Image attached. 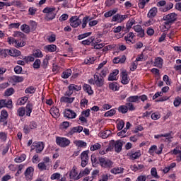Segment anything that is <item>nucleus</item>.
I'll list each match as a JSON object with an SVG mask.
<instances>
[{
  "instance_id": "obj_14",
  "label": "nucleus",
  "mask_w": 181,
  "mask_h": 181,
  "mask_svg": "<svg viewBox=\"0 0 181 181\" xmlns=\"http://www.w3.org/2000/svg\"><path fill=\"white\" fill-rule=\"evenodd\" d=\"M34 148H35V152L37 153H40L43 149H45V144L42 141L38 142H34L33 143V146Z\"/></svg>"
},
{
  "instance_id": "obj_24",
  "label": "nucleus",
  "mask_w": 181,
  "mask_h": 181,
  "mask_svg": "<svg viewBox=\"0 0 181 181\" xmlns=\"http://www.w3.org/2000/svg\"><path fill=\"white\" fill-rule=\"evenodd\" d=\"M119 73V71H118V69L114 70L112 73L109 74V76L107 78L108 81H117V76Z\"/></svg>"
},
{
  "instance_id": "obj_43",
  "label": "nucleus",
  "mask_w": 181,
  "mask_h": 181,
  "mask_svg": "<svg viewBox=\"0 0 181 181\" xmlns=\"http://www.w3.org/2000/svg\"><path fill=\"white\" fill-rule=\"evenodd\" d=\"M74 144L78 148H86L87 146V143L82 140L75 141Z\"/></svg>"
},
{
  "instance_id": "obj_29",
  "label": "nucleus",
  "mask_w": 181,
  "mask_h": 181,
  "mask_svg": "<svg viewBox=\"0 0 181 181\" xmlns=\"http://www.w3.org/2000/svg\"><path fill=\"white\" fill-rule=\"evenodd\" d=\"M13 36L14 37H18L20 39L18 40L19 42H23V40L25 39V35L21 31H15L13 34Z\"/></svg>"
},
{
  "instance_id": "obj_57",
  "label": "nucleus",
  "mask_w": 181,
  "mask_h": 181,
  "mask_svg": "<svg viewBox=\"0 0 181 181\" xmlns=\"http://www.w3.org/2000/svg\"><path fill=\"white\" fill-rule=\"evenodd\" d=\"M15 93V89L13 88H9L6 90L5 91V95L7 97H10V95H12Z\"/></svg>"
},
{
  "instance_id": "obj_45",
  "label": "nucleus",
  "mask_w": 181,
  "mask_h": 181,
  "mask_svg": "<svg viewBox=\"0 0 181 181\" xmlns=\"http://www.w3.org/2000/svg\"><path fill=\"white\" fill-rule=\"evenodd\" d=\"M25 94H35L36 93V88H35V86H29L25 90Z\"/></svg>"
},
{
  "instance_id": "obj_7",
  "label": "nucleus",
  "mask_w": 181,
  "mask_h": 181,
  "mask_svg": "<svg viewBox=\"0 0 181 181\" xmlns=\"http://www.w3.org/2000/svg\"><path fill=\"white\" fill-rule=\"evenodd\" d=\"M69 23L71 28H78L81 25V19L77 16H71L69 18Z\"/></svg>"
},
{
  "instance_id": "obj_25",
  "label": "nucleus",
  "mask_w": 181,
  "mask_h": 181,
  "mask_svg": "<svg viewBox=\"0 0 181 181\" xmlns=\"http://www.w3.org/2000/svg\"><path fill=\"white\" fill-rule=\"evenodd\" d=\"M122 83L124 86L129 83V78L128 77V73L127 71L122 72Z\"/></svg>"
},
{
  "instance_id": "obj_50",
  "label": "nucleus",
  "mask_w": 181,
  "mask_h": 181,
  "mask_svg": "<svg viewBox=\"0 0 181 181\" xmlns=\"http://www.w3.org/2000/svg\"><path fill=\"white\" fill-rule=\"evenodd\" d=\"M151 176H153V177H154L155 179H159V177H160L158 175V171L156 170V168H152L151 169Z\"/></svg>"
},
{
  "instance_id": "obj_9",
  "label": "nucleus",
  "mask_w": 181,
  "mask_h": 181,
  "mask_svg": "<svg viewBox=\"0 0 181 181\" xmlns=\"http://www.w3.org/2000/svg\"><path fill=\"white\" fill-rule=\"evenodd\" d=\"M3 53H4V57H6L8 54H9V56H12L13 57H18V56H21V51L16 49H4Z\"/></svg>"
},
{
  "instance_id": "obj_20",
  "label": "nucleus",
  "mask_w": 181,
  "mask_h": 181,
  "mask_svg": "<svg viewBox=\"0 0 181 181\" xmlns=\"http://www.w3.org/2000/svg\"><path fill=\"white\" fill-rule=\"evenodd\" d=\"M154 67H158V69H162L163 66V59L162 57H156L153 62Z\"/></svg>"
},
{
  "instance_id": "obj_34",
  "label": "nucleus",
  "mask_w": 181,
  "mask_h": 181,
  "mask_svg": "<svg viewBox=\"0 0 181 181\" xmlns=\"http://www.w3.org/2000/svg\"><path fill=\"white\" fill-rule=\"evenodd\" d=\"M117 110L120 114H127L128 112V107L126 105H122L118 107Z\"/></svg>"
},
{
  "instance_id": "obj_51",
  "label": "nucleus",
  "mask_w": 181,
  "mask_h": 181,
  "mask_svg": "<svg viewBox=\"0 0 181 181\" xmlns=\"http://www.w3.org/2000/svg\"><path fill=\"white\" fill-rule=\"evenodd\" d=\"M37 168L40 172H43V170H47V166L43 162L38 163Z\"/></svg>"
},
{
  "instance_id": "obj_31",
  "label": "nucleus",
  "mask_w": 181,
  "mask_h": 181,
  "mask_svg": "<svg viewBox=\"0 0 181 181\" xmlns=\"http://www.w3.org/2000/svg\"><path fill=\"white\" fill-rule=\"evenodd\" d=\"M127 103H139V95H134L129 96L127 98Z\"/></svg>"
},
{
  "instance_id": "obj_58",
  "label": "nucleus",
  "mask_w": 181,
  "mask_h": 181,
  "mask_svg": "<svg viewBox=\"0 0 181 181\" xmlns=\"http://www.w3.org/2000/svg\"><path fill=\"white\" fill-rule=\"evenodd\" d=\"M181 104V98L180 97L177 96L175 98L174 100V102H173V105H174V107H179V105H180Z\"/></svg>"
},
{
  "instance_id": "obj_40",
  "label": "nucleus",
  "mask_w": 181,
  "mask_h": 181,
  "mask_svg": "<svg viewBox=\"0 0 181 181\" xmlns=\"http://www.w3.org/2000/svg\"><path fill=\"white\" fill-rule=\"evenodd\" d=\"M90 160L92 162V164L95 165V166H97V165L100 163V158H98L95 154L91 155Z\"/></svg>"
},
{
  "instance_id": "obj_37",
  "label": "nucleus",
  "mask_w": 181,
  "mask_h": 181,
  "mask_svg": "<svg viewBox=\"0 0 181 181\" xmlns=\"http://www.w3.org/2000/svg\"><path fill=\"white\" fill-rule=\"evenodd\" d=\"M72 71L69 69L62 72L61 77L62 78H69L71 76Z\"/></svg>"
},
{
  "instance_id": "obj_21",
  "label": "nucleus",
  "mask_w": 181,
  "mask_h": 181,
  "mask_svg": "<svg viewBox=\"0 0 181 181\" xmlns=\"http://www.w3.org/2000/svg\"><path fill=\"white\" fill-rule=\"evenodd\" d=\"M83 90L85 91V93H87L88 95H93L94 94V90H93V88H91V86L84 83L83 85Z\"/></svg>"
},
{
  "instance_id": "obj_53",
  "label": "nucleus",
  "mask_w": 181,
  "mask_h": 181,
  "mask_svg": "<svg viewBox=\"0 0 181 181\" xmlns=\"http://www.w3.org/2000/svg\"><path fill=\"white\" fill-rule=\"evenodd\" d=\"M116 112L117 110H115V109H111L104 114V117H113V115H115Z\"/></svg>"
},
{
  "instance_id": "obj_59",
  "label": "nucleus",
  "mask_w": 181,
  "mask_h": 181,
  "mask_svg": "<svg viewBox=\"0 0 181 181\" xmlns=\"http://www.w3.org/2000/svg\"><path fill=\"white\" fill-rule=\"evenodd\" d=\"M151 119H153V121H156V120L159 119V118H160V115L158 112H153L151 115Z\"/></svg>"
},
{
  "instance_id": "obj_4",
  "label": "nucleus",
  "mask_w": 181,
  "mask_h": 181,
  "mask_svg": "<svg viewBox=\"0 0 181 181\" xmlns=\"http://www.w3.org/2000/svg\"><path fill=\"white\" fill-rule=\"evenodd\" d=\"M56 144L61 148H66L70 145V140L66 137L57 136Z\"/></svg>"
},
{
  "instance_id": "obj_56",
  "label": "nucleus",
  "mask_w": 181,
  "mask_h": 181,
  "mask_svg": "<svg viewBox=\"0 0 181 181\" xmlns=\"http://www.w3.org/2000/svg\"><path fill=\"white\" fill-rule=\"evenodd\" d=\"M41 64H42V62L40 61V59H37L34 62L33 64V69H40Z\"/></svg>"
},
{
  "instance_id": "obj_64",
  "label": "nucleus",
  "mask_w": 181,
  "mask_h": 181,
  "mask_svg": "<svg viewBox=\"0 0 181 181\" xmlns=\"http://www.w3.org/2000/svg\"><path fill=\"white\" fill-rule=\"evenodd\" d=\"M28 126H30L31 129H36V128H37V122L35 121H31Z\"/></svg>"
},
{
  "instance_id": "obj_63",
  "label": "nucleus",
  "mask_w": 181,
  "mask_h": 181,
  "mask_svg": "<svg viewBox=\"0 0 181 181\" xmlns=\"http://www.w3.org/2000/svg\"><path fill=\"white\" fill-rule=\"evenodd\" d=\"M126 107H127L128 111H135V106H134V104L131 103V102L127 103Z\"/></svg>"
},
{
  "instance_id": "obj_30",
  "label": "nucleus",
  "mask_w": 181,
  "mask_h": 181,
  "mask_svg": "<svg viewBox=\"0 0 181 181\" xmlns=\"http://www.w3.org/2000/svg\"><path fill=\"white\" fill-rule=\"evenodd\" d=\"M11 80L13 81V83H23V81L25 80V77L14 75L11 77Z\"/></svg>"
},
{
  "instance_id": "obj_54",
  "label": "nucleus",
  "mask_w": 181,
  "mask_h": 181,
  "mask_svg": "<svg viewBox=\"0 0 181 181\" xmlns=\"http://www.w3.org/2000/svg\"><path fill=\"white\" fill-rule=\"evenodd\" d=\"M94 62H95V58L94 57H88L85 59L86 64H94Z\"/></svg>"
},
{
  "instance_id": "obj_10",
  "label": "nucleus",
  "mask_w": 181,
  "mask_h": 181,
  "mask_svg": "<svg viewBox=\"0 0 181 181\" xmlns=\"http://www.w3.org/2000/svg\"><path fill=\"white\" fill-rule=\"evenodd\" d=\"M128 18V15H121L119 13H117L114 15L112 18L111 22H117V23H122L125 19Z\"/></svg>"
},
{
  "instance_id": "obj_2",
  "label": "nucleus",
  "mask_w": 181,
  "mask_h": 181,
  "mask_svg": "<svg viewBox=\"0 0 181 181\" xmlns=\"http://www.w3.org/2000/svg\"><path fill=\"white\" fill-rule=\"evenodd\" d=\"M42 13H45V19L47 22H50V21H53V19L56 18V7H45L42 10Z\"/></svg>"
},
{
  "instance_id": "obj_42",
  "label": "nucleus",
  "mask_w": 181,
  "mask_h": 181,
  "mask_svg": "<svg viewBox=\"0 0 181 181\" xmlns=\"http://www.w3.org/2000/svg\"><path fill=\"white\" fill-rule=\"evenodd\" d=\"M25 160H26V155L21 154L19 157H17L14 159V162H16V163H21Z\"/></svg>"
},
{
  "instance_id": "obj_38",
  "label": "nucleus",
  "mask_w": 181,
  "mask_h": 181,
  "mask_svg": "<svg viewBox=\"0 0 181 181\" xmlns=\"http://www.w3.org/2000/svg\"><path fill=\"white\" fill-rule=\"evenodd\" d=\"M118 12V9L115 8L112 10H110L109 11L105 13L104 16L105 18H111L113 15H115Z\"/></svg>"
},
{
  "instance_id": "obj_46",
  "label": "nucleus",
  "mask_w": 181,
  "mask_h": 181,
  "mask_svg": "<svg viewBox=\"0 0 181 181\" xmlns=\"http://www.w3.org/2000/svg\"><path fill=\"white\" fill-rule=\"evenodd\" d=\"M21 30L22 32H24V33H30V27H29L28 24H23L21 26Z\"/></svg>"
},
{
  "instance_id": "obj_6",
  "label": "nucleus",
  "mask_w": 181,
  "mask_h": 181,
  "mask_svg": "<svg viewBox=\"0 0 181 181\" xmlns=\"http://www.w3.org/2000/svg\"><path fill=\"white\" fill-rule=\"evenodd\" d=\"M93 77L95 78V86H96V87L101 88L104 86V77H103L100 73H95Z\"/></svg>"
},
{
  "instance_id": "obj_28",
  "label": "nucleus",
  "mask_w": 181,
  "mask_h": 181,
  "mask_svg": "<svg viewBox=\"0 0 181 181\" xmlns=\"http://www.w3.org/2000/svg\"><path fill=\"white\" fill-rule=\"evenodd\" d=\"M68 90H69V91H71L73 93H74V91H81V85L78 86V85H76V84H70L68 86Z\"/></svg>"
},
{
  "instance_id": "obj_33",
  "label": "nucleus",
  "mask_w": 181,
  "mask_h": 181,
  "mask_svg": "<svg viewBox=\"0 0 181 181\" xmlns=\"http://www.w3.org/2000/svg\"><path fill=\"white\" fill-rule=\"evenodd\" d=\"M33 110V105L28 103L25 107V114L27 117H30V114H32V111Z\"/></svg>"
},
{
  "instance_id": "obj_44",
  "label": "nucleus",
  "mask_w": 181,
  "mask_h": 181,
  "mask_svg": "<svg viewBox=\"0 0 181 181\" xmlns=\"http://www.w3.org/2000/svg\"><path fill=\"white\" fill-rule=\"evenodd\" d=\"M155 139H159V138H166V139H170V133L160 134L154 136Z\"/></svg>"
},
{
  "instance_id": "obj_8",
  "label": "nucleus",
  "mask_w": 181,
  "mask_h": 181,
  "mask_svg": "<svg viewBox=\"0 0 181 181\" xmlns=\"http://www.w3.org/2000/svg\"><path fill=\"white\" fill-rule=\"evenodd\" d=\"M7 42L9 45H13L15 43L17 47H23V46L26 45L25 41H19V40H16L13 37H8L7 38Z\"/></svg>"
},
{
  "instance_id": "obj_41",
  "label": "nucleus",
  "mask_w": 181,
  "mask_h": 181,
  "mask_svg": "<svg viewBox=\"0 0 181 181\" xmlns=\"http://www.w3.org/2000/svg\"><path fill=\"white\" fill-rule=\"evenodd\" d=\"M33 54L34 57H37L38 59H42V57H43V52H42V50L40 49H35Z\"/></svg>"
},
{
  "instance_id": "obj_60",
  "label": "nucleus",
  "mask_w": 181,
  "mask_h": 181,
  "mask_svg": "<svg viewBox=\"0 0 181 181\" xmlns=\"http://www.w3.org/2000/svg\"><path fill=\"white\" fill-rule=\"evenodd\" d=\"M135 19L132 18V20L129 21L128 23L126 25V28L127 29H131L134 25H135Z\"/></svg>"
},
{
  "instance_id": "obj_17",
  "label": "nucleus",
  "mask_w": 181,
  "mask_h": 181,
  "mask_svg": "<svg viewBox=\"0 0 181 181\" xmlns=\"http://www.w3.org/2000/svg\"><path fill=\"white\" fill-rule=\"evenodd\" d=\"M141 151H136V152L132 151L131 153H128V156L132 160H135V159H139L141 158Z\"/></svg>"
},
{
  "instance_id": "obj_32",
  "label": "nucleus",
  "mask_w": 181,
  "mask_h": 181,
  "mask_svg": "<svg viewBox=\"0 0 181 181\" xmlns=\"http://www.w3.org/2000/svg\"><path fill=\"white\" fill-rule=\"evenodd\" d=\"M90 21H91V19H90V16H86L85 17H83V18L81 21V28L82 29H86V27L87 26V23H88V22H90Z\"/></svg>"
},
{
  "instance_id": "obj_23",
  "label": "nucleus",
  "mask_w": 181,
  "mask_h": 181,
  "mask_svg": "<svg viewBox=\"0 0 181 181\" xmlns=\"http://www.w3.org/2000/svg\"><path fill=\"white\" fill-rule=\"evenodd\" d=\"M109 90L111 91H119V85L117 82H110L109 83Z\"/></svg>"
},
{
  "instance_id": "obj_11",
  "label": "nucleus",
  "mask_w": 181,
  "mask_h": 181,
  "mask_svg": "<svg viewBox=\"0 0 181 181\" xmlns=\"http://www.w3.org/2000/svg\"><path fill=\"white\" fill-rule=\"evenodd\" d=\"M0 122L2 124L3 127L8 125V111L6 110H3L1 112Z\"/></svg>"
},
{
  "instance_id": "obj_49",
  "label": "nucleus",
  "mask_w": 181,
  "mask_h": 181,
  "mask_svg": "<svg viewBox=\"0 0 181 181\" xmlns=\"http://www.w3.org/2000/svg\"><path fill=\"white\" fill-rule=\"evenodd\" d=\"M81 160H86L88 162V151H83L81 154Z\"/></svg>"
},
{
  "instance_id": "obj_18",
  "label": "nucleus",
  "mask_w": 181,
  "mask_h": 181,
  "mask_svg": "<svg viewBox=\"0 0 181 181\" xmlns=\"http://www.w3.org/2000/svg\"><path fill=\"white\" fill-rule=\"evenodd\" d=\"M130 169L133 172H138V170H140V172H142L144 169H145V166L142 164H134L130 166Z\"/></svg>"
},
{
  "instance_id": "obj_22",
  "label": "nucleus",
  "mask_w": 181,
  "mask_h": 181,
  "mask_svg": "<svg viewBox=\"0 0 181 181\" xmlns=\"http://www.w3.org/2000/svg\"><path fill=\"white\" fill-rule=\"evenodd\" d=\"M74 100H76V98H74V97L70 98L69 96H62L60 98V103H66V104H72V103H74Z\"/></svg>"
},
{
  "instance_id": "obj_1",
  "label": "nucleus",
  "mask_w": 181,
  "mask_h": 181,
  "mask_svg": "<svg viewBox=\"0 0 181 181\" xmlns=\"http://www.w3.org/2000/svg\"><path fill=\"white\" fill-rule=\"evenodd\" d=\"M177 19V14L176 13H170L168 15L163 16V21L165 22L163 23V30L166 32V30H169L170 29V26H172L173 23L176 22Z\"/></svg>"
},
{
  "instance_id": "obj_35",
  "label": "nucleus",
  "mask_w": 181,
  "mask_h": 181,
  "mask_svg": "<svg viewBox=\"0 0 181 181\" xmlns=\"http://www.w3.org/2000/svg\"><path fill=\"white\" fill-rule=\"evenodd\" d=\"M26 114V108L25 107H21L17 110V115L18 117H25Z\"/></svg>"
},
{
  "instance_id": "obj_27",
  "label": "nucleus",
  "mask_w": 181,
  "mask_h": 181,
  "mask_svg": "<svg viewBox=\"0 0 181 181\" xmlns=\"http://www.w3.org/2000/svg\"><path fill=\"white\" fill-rule=\"evenodd\" d=\"M158 14V8H151L147 13V18H155Z\"/></svg>"
},
{
  "instance_id": "obj_55",
  "label": "nucleus",
  "mask_w": 181,
  "mask_h": 181,
  "mask_svg": "<svg viewBox=\"0 0 181 181\" xmlns=\"http://www.w3.org/2000/svg\"><path fill=\"white\" fill-rule=\"evenodd\" d=\"M110 134H111V131L106 130L100 134V136L101 138H103V139H106V138H108V136H110Z\"/></svg>"
},
{
  "instance_id": "obj_12",
  "label": "nucleus",
  "mask_w": 181,
  "mask_h": 181,
  "mask_svg": "<svg viewBox=\"0 0 181 181\" xmlns=\"http://www.w3.org/2000/svg\"><path fill=\"white\" fill-rule=\"evenodd\" d=\"M76 169V168L74 166L69 174L70 179H72L73 180H78V179H81V177H83V174L80 173L78 175V173H77V170Z\"/></svg>"
},
{
  "instance_id": "obj_26",
  "label": "nucleus",
  "mask_w": 181,
  "mask_h": 181,
  "mask_svg": "<svg viewBox=\"0 0 181 181\" xmlns=\"http://www.w3.org/2000/svg\"><path fill=\"white\" fill-rule=\"evenodd\" d=\"M110 173L112 175H121V173H124V168L115 167L110 170Z\"/></svg>"
},
{
  "instance_id": "obj_13",
  "label": "nucleus",
  "mask_w": 181,
  "mask_h": 181,
  "mask_svg": "<svg viewBox=\"0 0 181 181\" xmlns=\"http://www.w3.org/2000/svg\"><path fill=\"white\" fill-rule=\"evenodd\" d=\"M35 172V168L33 167H28L25 170L24 173V175L25 177L26 180H32V178L33 177V173Z\"/></svg>"
},
{
  "instance_id": "obj_36",
  "label": "nucleus",
  "mask_w": 181,
  "mask_h": 181,
  "mask_svg": "<svg viewBox=\"0 0 181 181\" xmlns=\"http://www.w3.org/2000/svg\"><path fill=\"white\" fill-rule=\"evenodd\" d=\"M94 40H95L94 37H90L87 40H83L81 43L84 46H90V45H92L93 43H94Z\"/></svg>"
},
{
  "instance_id": "obj_61",
  "label": "nucleus",
  "mask_w": 181,
  "mask_h": 181,
  "mask_svg": "<svg viewBox=\"0 0 181 181\" xmlns=\"http://www.w3.org/2000/svg\"><path fill=\"white\" fill-rule=\"evenodd\" d=\"M101 148V144L96 143L95 144L90 146V150L92 151H98Z\"/></svg>"
},
{
  "instance_id": "obj_19",
  "label": "nucleus",
  "mask_w": 181,
  "mask_h": 181,
  "mask_svg": "<svg viewBox=\"0 0 181 181\" xmlns=\"http://www.w3.org/2000/svg\"><path fill=\"white\" fill-rule=\"evenodd\" d=\"M134 37H135V35L134 34V33L130 32L126 36H124V40L128 45H132V43H134L132 42V40H134Z\"/></svg>"
},
{
  "instance_id": "obj_52",
  "label": "nucleus",
  "mask_w": 181,
  "mask_h": 181,
  "mask_svg": "<svg viewBox=\"0 0 181 181\" xmlns=\"http://www.w3.org/2000/svg\"><path fill=\"white\" fill-rule=\"evenodd\" d=\"M124 127H125V122H124L122 119H120L117 124V129L118 131H122Z\"/></svg>"
},
{
  "instance_id": "obj_47",
  "label": "nucleus",
  "mask_w": 181,
  "mask_h": 181,
  "mask_svg": "<svg viewBox=\"0 0 181 181\" xmlns=\"http://www.w3.org/2000/svg\"><path fill=\"white\" fill-rule=\"evenodd\" d=\"M11 142L8 141L6 144V146L3 147V150H2V152H1V155H3V156L6 155V153H8V151H9V148H11Z\"/></svg>"
},
{
  "instance_id": "obj_39",
  "label": "nucleus",
  "mask_w": 181,
  "mask_h": 181,
  "mask_svg": "<svg viewBox=\"0 0 181 181\" xmlns=\"http://www.w3.org/2000/svg\"><path fill=\"white\" fill-rule=\"evenodd\" d=\"M51 112L52 114V117H56L57 118L60 117V110L57 107L51 108Z\"/></svg>"
},
{
  "instance_id": "obj_16",
  "label": "nucleus",
  "mask_w": 181,
  "mask_h": 181,
  "mask_svg": "<svg viewBox=\"0 0 181 181\" xmlns=\"http://www.w3.org/2000/svg\"><path fill=\"white\" fill-rule=\"evenodd\" d=\"M44 50L46 53H54L57 50V46L56 45H48L44 47Z\"/></svg>"
},
{
  "instance_id": "obj_3",
  "label": "nucleus",
  "mask_w": 181,
  "mask_h": 181,
  "mask_svg": "<svg viewBox=\"0 0 181 181\" xmlns=\"http://www.w3.org/2000/svg\"><path fill=\"white\" fill-rule=\"evenodd\" d=\"M99 165L104 169H111L114 166V162L107 158H99Z\"/></svg>"
},
{
  "instance_id": "obj_5",
  "label": "nucleus",
  "mask_w": 181,
  "mask_h": 181,
  "mask_svg": "<svg viewBox=\"0 0 181 181\" xmlns=\"http://www.w3.org/2000/svg\"><path fill=\"white\" fill-rule=\"evenodd\" d=\"M110 146H112V148H114L116 153H119V152L122 151V146H123L122 141H121V140H117V141L112 140V141L110 143Z\"/></svg>"
},
{
  "instance_id": "obj_62",
  "label": "nucleus",
  "mask_w": 181,
  "mask_h": 181,
  "mask_svg": "<svg viewBox=\"0 0 181 181\" xmlns=\"http://www.w3.org/2000/svg\"><path fill=\"white\" fill-rule=\"evenodd\" d=\"M173 8V3H168L167 5L163 9V12H168V11H170Z\"/></svg>"
},
{
  "instance_id": "obj_48",
  "label": "nucleus",
  "mask_w": 181,
  "mask_h": 181,
  "mask_svg": "<svg viewBox=\"0 0 181 181\" xmlns=\"http://www.w3.org/2000/svg\"><path fill=\"white\" fill-rule=\"evenodd\" d=\"M150 0H139L138 6L140 8V9H144L145 8V6L148 2H149Z\"/></svg>"
},
{
  "instance_id": "obj_15",
  "label": "nucleus",
  "mask_w": 181,
  "mask_h": 181,
  "mask_svg": "<svg viewBox=\"0 0 181 181\" xmlns=\"http://www.w3.org/2000/svg\"><path fill=\"white\" fill-rule=\"evenodd\" d=\"M64 117L73 119L76 118V117H77V114H76L74 110H71L70 109H65L64 112Z\"/></svg>"
}]
</instances>
